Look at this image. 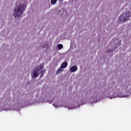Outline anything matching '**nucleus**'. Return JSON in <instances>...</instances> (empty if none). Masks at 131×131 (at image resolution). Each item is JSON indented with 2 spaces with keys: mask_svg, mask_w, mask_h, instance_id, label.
Masks as SVG:
<instances>
[{
  "mask_svg": "<svg viewBox=\"0 0 131 131\" xmlns=\"http://www.w3.org/2000/svg\"><path fill=\"white\" fill-rule=\"evenodd\" d=\"M26 9V4H20L16 9H15L13 12V16L14 17H20L23 14L24 11Z\"/></svg>",
  "mask_w": 131,
  "mask_h": 131,
  "instance_id": "nucleus-1",
  "label": "nucleus"
},
{
  "mask_svg": "<svg viewBox=\"0 0 131 131\" xmlns=\"http://www.w3.org/2000/svg\"><path fill=\"white\" fill-rule=\"evenodd\" d=\"M42 69H43V66H42V65H40V66L38 68H35L34 70L36 71H33V73L31 74L32 77H37L39 72L41 74L40 77H42V76L43 75V71H42Z\"/></svg>",
  "mask_w": 131,
  "mask_h": 131,
  "instance_id": "nucleus-2",
  "label": "nucleus"
},
{
  "mask_svg": "<svg viewBox=\"0 0 131 131\" xmlns=\"http://www.w3.org/2000/svg\"><path fill=\"white\" fill-rule=\"evenodd\" d=\"M130 17V12H127L126 13H123L119 17V21L120 22L125 23V21H127L128 20V18Z\"/></svg>",
  "mask_w": 131,
  "mask_h": 131,
  "instance_id": "nucleus-3",
  "label": "nucleus"
},
{
  "mask_svg": "<svg viewBox=\"0 0 131 131\" xmlns=\"http://www.w3.org/2000/svg\"><path fill=\"white\" fill-rule=\"evenodd\" d=\"M70 70L72 72H75V71H77V67L76 66H73L70 69Z\"/></svg>",
  "mask_w": 131,
  "mask_h": 131,
  "instance_id": "nucleus-4",
  "label": "nucleus"
},
{
  "mask_svg": "<svg viewBox=\"0 0 131 131\" xmlns=\"http://www.w3.org/2000/svg\"><path fill=\"white\" fill-rule=\"evenodd\" d=\"M68 65V63H67V62H63L61 66V69H64V68H66Z\"/></svg>",
  "mask_w": 131,
  "mask_h": 131,
  "instance_id": "nucleus-5",
  "label": "nucleus"
},
{
  "mask_svg": "<svg viewBox=\"0 0 131 131\" xmlns=\"http://www.w3.org/2000/svg\"><path fill=\"white\" fill-rule=\"evenodd\" d=\"M51 5H55L57 3V0H51Z\"/></svg>",
  "mask_w": 131,
  "mask_h": 131,
  "instance_id": "nucleus-6",
  "label": "nucleus"
},
{
  "mask_svg": "<svg viewBox=\"0 0 131 131\" xmlns=\"http://www.w3.org/2000/svg\"><path fill=\"white\" fill-rule=\"evenodd\" d=\"M57 47L59 50H61V49H63V45L62 44H59Z\"/></svg>",
  "mask_w": 131,
  "mask_h": 131,
  "instance_id": "nucleus-7",
  "label": "nucleus"
},
{
  "mask_svg": "<svg viewBox=\"0 0 131 131\" xmlns=\"http://www.w3.org/2000/svg\"><path fill=\"white\" fill-rule=\"evenodd\" d=\"M61 71H62V69H58L56 71V74H59Z\"/></svg>",
  "mask_w": 131,
  "mask_h": 131,
  "instance_id": "nucleus-8",
  "label": "nucleus"
},
{
  "mask_svg": "<svg viewBox=\"0 0 131 131\" xmlns=\"http://www.w3.org/2000/svg\"><path fill=\"white\" fill-rule=\"evenodd\" d=\"M46 48V45L43 46V49H45Z\"/></svg>",
  "mask_w": 131,
  "mask_h": 131,
  "instance_id": "nucleus-9",
  "label": "nucleus"
},
{
  "mask_svg": "<svg viewBox=\"0 0 131 131\" xmlns=\"http://www.w3.org/2000/svg\"><path fill=\"white\" fill-rule=\"evenodd\" d=\"M107 53H109V51H107Z\"/></svg>",
  "mask_w": 131,
  "mask_h": 131,
  "instance_id": "nucleus-10",
  "label": "nucleus"
},
{
  "mask_svg": "<svg viewBox=\"0 0 131 131\" xmlns=\"http://www.w3.org/2000/svg\"><path fill=\"white\" fill-rule=\"evenodd\" d=\"M111 52V50H110V52Z\"/></svg>",
  "mask_w": 131,
  "mask_h": 131,
  "instance_id": "nucleus-11",
  "label": "nucleus"
}]
</instances>
